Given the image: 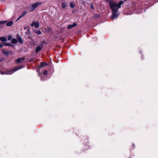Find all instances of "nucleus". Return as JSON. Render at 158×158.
I'll use <instances>...</instances> for the list:
<instances>
[{
  "label": "nucleus",
  "mask_w": 158,
  "mask_h": 158,
  "mask_svg": "<svg viewBox=\"0 0 158 158\" xmlns=\"http://www.w3.org/2000/svg\"><path fill=\"white\" fill-rule=\"evenodd\" d=\"M34 32L38 35H41L42 34L41 32L39 30H35L34 31Z\"/></svg>",
  "instance_id": "obj_16"
},
{
  "label": "nucleus",
  "mask_w": 158,
  "mask_h": 158,
  "mask_svg": "<svg viewBox=\"0 0 158 158\" xmlns=\"http://www.w3.org/2000/svg\"><path fill=\"white\" fill-rule=\"evenodd\" d=\"M124 2L123 1H121L119 2L118 4H117V7L118 8V9L121 7V5Z\"/></svg>",
  "instance_id": "obj_11"
},
{
  "label": "nucleus",
  "mask_w": 158,
  "mask_h": 158,
  "mask_svg": "<svg viewBox=\"0 0 158 158\" xmlns=\"http://www.w3.org/2000/svg\"><path fill=\"white\" fill-rule=\"evenodd\" d=\"M16 38L19 44H22L23 43L22 39L19 35H17Z\"/></svg>",
  "instance_id": "obj_8"
},
{
  "label": "nucleus",
  "mask_w": 158,
  "mask_h": 158,
  "mask_svg": "<svg viewBox=\"0 0 158 158\" xmlns=\"http://www.w3.org/2000/svg\"><path fill=\"white\" fill-rule=\"evenodd\" d=\"M106 1L109 3L110 8L117 6V3L115 2L114 0H105Z\"/></svg>",
  "instance_id": "obj_3"
},
{
  "label": "nucleus",
  "mask_w": 158,
  "mask_h": 158,
  "mask_svg": "<svg viewBox=\"0 0 158 158\" xmlns=\"http://www.w3.org/2000/svg\"><path fill=\"white\" fill-rule=\"evenodd\" d=\"M6 74V73H5L4 72H2L1 73V74Z\"/></svg>",
  "instance_id": "obj_35"
},
{
  "label": "nucleus",
  "mask_w": 158,
  "mask_h": 158,
  "mask_svg": "<svg viewBox=\"0 0 158 158\" xmlns=\"http://www.w3.org/2000/svg\"><path fill=\"white\" fill-rule=\"evenodd\" d=\"M22 66H19L14 68V69L7 71L6 74L10 75L12 74L14 72L16 71L21 68Z\"/></svg>",
  "instance_id": "obj_4"
},
{
  "label": "nucleus",
  "mask_w": 158,
  "mask_h": 158,
  "mask_svg": "<svg viewBox=\"0 0 158 158\" xmlns=\"http://www.w3.org/2000/svg\"><path fill=\"white\" fill-rule=\"evenodd\" d=\"M13 24V22L12 21H10L6 23V25L7 26H12Z\"/></svg>",
  "instance_id": "obj_14"
},
{
  "label": "nucleus",
  "mask_w": 158,
  "mask_h": 158,
  "mask_svg": "<svg viewBox=\"0 0 158 158\" xmlns=\"http://www.w3.org/2000/svg\"><path fill=\"white\" fill-rule=\"evenodd\" d=\"M0 40L3 42H5L7 41V39L5 37L2 36L0 38Z\"/></svg>",
  "instance_id": "obj_15"
},
{
  "label": "nucleus",
  "mask_w": 158,
  "mask_h": 158,
  "mask_svg": "<svg viewBox=\"0 0 158 158\" xmlns=\"http://www.w3.org/2000/svg\"><path fill=\"white\" fill-rule=\"evenodd\" d=\"M22 17L21 16H20L17 19V21L19 20L20 19H21Z\"/></svg>",
  "instance_id": "obj_33"
},
{
  "label": "nucleus",
  "mask_w": 158,
  "mask_h": 158,
  "mask_svg": "<svg viewBox=\"0 0 158 158\" xmlns=\"http://www.w3.org/2000/svg\"><path fill=\"white\" fill-rule=\"evenodd\" d=\"M43 47V45L42 44H40L39 46L36 47L35 49V52L38 53L41 50V49Z\"/></svg>",
  "instance_id": "obj_7"
},
{
  "label": "nucleus",
  "mask_w": 158,
  "mask_h": 158,
  "mask_svg": "<svg viewBox=\"0 0 158 158\" xmlns=\"http://www.w3.org/2000/svg\"><path fill=\"white\" fill-rule=\"evenodd\" d=\"M1 60H0V63H1Z\"/></svg>",
  "instance_id": "obj_38"
},
{
  "label": "nucleus",
  "mask_w": 158,
  "mask_h": 158,
  "mask_svg": "<svg viewBox=\"0 0 158 158\" xmlns=\"http://www.w3.org/2000/svg\"><path fill=\"white\" fill-rule=\"evenodd\" d=\"M43 74L44 75H47L48 74V71L47 70H44L43 72Z\"/></svg>",
  "instance_id": "obj_22"
},
{
  "label": "nucleus",
  "mask_w": 158,
  "mask_h": 158,
  "mask_svg": "<svg viewBox=\"0 0 158 158\" xmlns=\"http://www.w3.org/2000/svg\"><path fill=\"white\" fill-rule=\"evenodd\" d=\"M22 17L21 16H20L17 19V21L19 20L20 19H21Z\"/></svg>",
  "instance_id": "obj_32"
},
{
  "label": "nucleus",
  "mask_w": 158,
  "mask_h": 158,
  "mask_svg": "<svg viewBox=\"0 0 158 158\" xmlns=\"http://www.w3.org/2000/svg\"><path fill=\"white\" fill-rule=\"evenodd\" d=\"M7 44L6 43H3L2 44L3 45V46H7Z\"/></svg>",
  "instance_id": "obj_24"
},
{
  "label": "nucleus",
  "mask_w": 158,
  "mask_h": 158,
  "mask_svg": "<svg viewBox=\"0 0 158 158\" xmlns=\"http://www.w3.org/2000/svg\"><path fill=\"white\" fill-rule=\"evenodd\" d=\"M124 1H127V0H124Z\"/></svg>",
  "instance_id": "obj_37"
},
{
  "label": "nucleus",
  "mask_w": 158,
  "mask_h": 158,
  "mask_svg": "<svg viewBox=\"0 0 158 158\" xmlns=\"http://www.w3.org/2000/svg\"><path fill=\"white\" fill-rule=\"evenodd\" d=\"M86 2L85 1H84L82 3H85Z\"/></svg>",
  "instance_id": "obj_36"
},
{
  "label": "nucleus",
  "mask_w": 158,
  "mask_h": 158,
  "mask_svg": "<svg viewBox=\"0 0 158 158\" xmlns=\"http://www.w3.org/2000/svg\"><path fill=\"white\" fill-rule=\"evenodd\" d=\"M31 34V32L30 31V29L29 28H27V31L25 33V34L26 35H30Z\"/></svg>",
  "instance_id": "obj_13"
},
{
  "label": "nucleus",
  "mask_w": 158,
  "mask_h": 158,
  "mask_svg": "<svg viewBox=\"0 0 158 158\" xmlns=\"http://www.w3.org/2000/svg\"><path fill=\"white\" fill-rule=\"evenodd\" d=\"M7 22V20L0 21V25L2 24H4Z\"/></svg>",
  "instance_id": "obj_20"
},
{
  "label": "nucleus",
  "mask_w": 158,
  "mask_h": 158,
  "mask_svg": "<svg viewBox=\"0 0 158 158\" xmlns=\"http://www.w3.org/2000/svg\"><path fill=\"white\" fill-rule=\"evenodd\" d=\"M77 25V24L75 23H74L72 25H70L67 27L68 29H71L72 28L75 27Z\"/></svg>",
  "instance_id": "obj_10"
},
{
  "label": "nucleus",
  "mask_w": 158,
  "mask_h": 158,
  "mask_svg": "<svg viewBox=\"0 0 158 158\" xmlns=\"http://www.w3.org/2000/svg\"><path fill=\"white\" fill-rule=\"evenodd\" d=\"M1 28V27L0 26V28Z\"/></svg>",
  "instance_id": "obj_39"
},
{
  "label": "nucleus",
  "mask_w": 158,
  "mask_h": 158,
  "mask_svg": "<svg viewBox=\"0 0 158 158\" xmlns=\"http://www.w3.org/2000/svg\"><path fill=\"white\" fill-rule=\"evenodd\" d=\"M40 24L38 22H34L31 24V26H35V28H38L39 27Z\"/></svg>",
  "instance_id": "obj_6"
},
{
  "label": "nucleus",
  "mask_w": 158,
  "mask_h": 158,
  "mask_svg": "<svg viewBox=\"0 0 158 158\" xmlns=\"http://www.w3.org/2000/svg\"><path fill=\"white\" fill-rule=\"evenodd\" d=\"M11 42L13 44H16L17 42V40L16 39L14 38L12 40Z\"/></svg>",
  "instance_id": "obj_19"
},
{
  "label": "nucleus",
  "mask_w": 158,
  "mask_h": 158,
  "mask_svg": "<svg viewBox=\"0 0 158 158\" xmlns=\"http://www.w3.org/2000/svg\"><path fill=\"white\" fill-rule=\"evenodd\" d=\"M99 16V15L98 14H95L94 15L95 17H98Z\"/></svg>",
  "instance_id": "obj_27"
},
{
  "label": "nucleus",
  "mask_w": 158,
  "mask_h": 158,
  "mask_svg": "<svg viewBox=\"0 0 158 158\" xmlns=\"http://www.w3.org/2000/svg\"><path fill=\"white\" fill-rule=\"evenodd\" d=\"M7 46H10L13 47V45L10 44H7Z\"/></svg>",
  "instance_id": "obj_30"
},
{
  "label": "nucleus",
  "mask_w": 158,
  "mask_h": 158,
  "mask_svg": "<svg viewBox=\"0 0 158 158\" xmlns=\"http://www.w3.org/2000/svg\"><path fill=\"white\" fill-rule=\"evenodd\" d=\"M90 7L92 8L93 9H94L93 8V6L92 5L91 6H90Z\"/></svg>",
  "instance_id": "obj_34"
},
{
  "label": "nucleus",
  "mask_w": 158,
  "mask_h": 158,
  "mask_svg": "<svg viewBox=\"0 0 158 158\" xmlns=\"http://www.w3.org/2000/svg\"><path fill=\"white\" fill-rule=\"evenodd\" d=\"M21 60L20 58H18L16 60V62L17 63H19L21 62Z\"/></svg>",
  "instance_id": "obj_21"
},
{
  "label": "nucleus",
  "mask_w": 158,
  "mask_h": 158,
  "mask_svg": "<svg viewBox=\"0 0 158 158\" xmlns=\"http://www.w3.org/2000/svg\"><path fill=\"white\" fill-rule=\"evenodd\" d=\"M2 53L4 54L5 55L8 56L9 54L10 53L12 52L11 51H7L6 50H3L2 51Z\"/></svg>",
  "instance_id": "obj_9"
},
{
  "label": "nucleus",
  "mask_w": 158,
  "mask_h": 158,
  "mask_svg": "<svg viewBox=\"0 0 158 158\" xmlns=\"http://www.w3.org/2000/svg\"><path fill=\"white\" fill-rule=\"evenodd\" d=\"M27 28H28V27H24V30H26L27 29Z\"/></svg>",
  "instance_id": "obj_29"
},
{
  "label": "nucleus",
  "mask_w": 158,
  "mask_h": 158,
  "mask_svg": "<svg viewBox=\"0 0 158 158\" xmlns=\"http://www.w3.org/2000/svg\"><path fill=\"white\" fill-rule=\"evenodd\" d=\"M22 17L21 16H20L17 19V21L19 20L20 19H21Z\"/></svg>",
  "instance_id": "obj_31"
},
{
  "label": "nucleus",
  "mask_w": 158,
  "mask_h": 158,
  "mask_svg": "<svg viewBox=\"0 0 158 158\" xmlns=\"http://www.w3.org/2000/svg\"><path fill=\"white\" fill-rule=\"evenodd\" d=\"M11 38H12V37L11 36H9L8 37V40H11Z\"/></svg>",
  "instance_id": "obj_28"
},
{
  "label": "nucleus",
  "mask_w": 158,
  "mask_h": 158,
  "mask_svg": "<svg viewBox=\"0 0 158 158\" xmlns=\"http://www.w3.org/2000/svg\"><path fill=\"white\" fill-rule=\"evenodd\" d=\"M3 47V45L0 43V48H2Z\"/></svg>",
  "instance_id": "obj_26"
},
{
  "label": "nucleus",
  "mask_w": 158,
  "mask_h": 158,
  "mask_svg": "<svg viewBox=\"0 0 158 158\" xmlns=\"http://www.w3.org/2000/svg\"><path fill=\"white\" fill-rule=\"evenodd\" d=\"M47 65V64L45 62H42L40 64V67H43L44 66Z\"/></svg>",
  "instance_id": "obj_17"
},
{
  "label": "nucleus",
  "mask_w": 158,
  "mask_h": 158,
  "mask_svg": "<svg viewBox=\"0 0 158 158\" xmlns=\"http://www.w3.org/2000/svg\"><path fill=\"white\" fill-rule=\"evenodd\" d=\"M20 59L21 60V61L22 60L23 61L25 59V58L23 57H21V58H20Z\"/></svg>",
  "instance_id": "obj_25"
},
{
  "label": "nucleus",
  "mask_w": 158,
  "mask_h": 158,
  "mask_svg": "<svg viewBox=\"0 0 158 158\" xmlns=\"http://www.w3.org/2000/svg\"><path fill=\"white\" fill-rule=\"evenodd\" d=\"M61 6L62 8L65 9L68 6V4L67 2L64 1L62 2Z\"/></svg>",
  "instance_id": "obj_5"
},
{
  "label": "nucleus",
  "mask_w": 158,
  "mask_h": 158,
  "mask_svg": "<svg viewBox=\"0 0 158 158\" xmlns=\"http://www.w3.org/2000/svg\"><path fill=\"white\" fill-rule=\"evenodd\" d=\"M70 4V7L72 8H73L75 6V5L72 2H69Z\"/></svg>",
  "instance_id": "obj_18"
},
{
  "label": "nucleus",
  "mask_w": 158,
  "mask_h": 158,
  "mask_svg": "<svg viewBox=\"0 0 158 158\" xmlns=\"http://www.w3.org/2000/svg\"><path fill=\"white\" fill-rule=\"evenodd\" d=\"M112 11L113 15L112 16V18L115 19L118 17V15L116 14V13L118 12V8L117 6L114 7L112 8H110Z\"/></svg>",
  "instance_id": "obj_2"
},
{
  "label": "nucleus",
  "mask_w": 158,
  "mask_h": 158,
  "mask_svg": "<svg viewBox=\"0 0 158 158\" xmlns=\"http://www.w3.org/2000/svg\"><path fill=\"white\" fill-rule=\"evenodd\" d=\"M42 4L41 2H39L31 4L29 6V10L30 12L34 11L38 6L41 5Z\"/></svg>",
  "instance_id": "obj_1"
},
{
  "label": "nucleus",
  "mask_w": 158,
  "mask_h": 158,
  "mask_svg": "<svg viewBox=\"0 0 158 158\" xmlns=\"http://www.w3.org/2000/svg\"><path fill=\"white\" fill-rule=\"evenodd\" d=\"M27 13V12L26 11L24 10L20 14V16L22 18L23 17H24L26 15Z\"/></svg>",
  "instance_id": "obj_12"
},
{
  "label": "nucleus",
  "mask_w": 158,
  "mask_h": 158,
  "mask_svg": "<svg viewBox=\"0 0 158 158\" xmlns=\"http://www.w3.org/2000/svg\"><path fill=\"white\" fill-rule=\"evenodd\" d=\"M28 36L27 38L28 39H31L32 37L31 35H27Z\"/></svg>",
  "instance_id": "obj_23"
}]
</instances>
